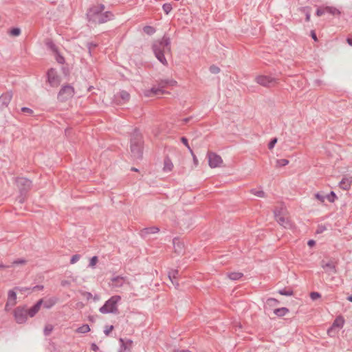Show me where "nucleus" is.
<instances>
[{
    "mask_svg": "<svg viewBox=\"0 0 352 352\" xmlns=\"http://www.w3.org/2000/svg\"><path fill=\"white\" fill-rule=\"evenodd\" d=\"M43 302V299L39 300L32 307L28 310V314L30 317L32 318L38 313Z\"/></svg>",
    "mask_w": 352,
    "mask_h": 352,
    "instance_id": "obj_19",
    "label": "nucleus"
},
{
    "mask_svg": "<svg viewBox=\"0 0 352 352\" xmlns=\"http://www.w3.org/2000/svg\"><path fill=\"white\" fill-rule=\"evenodd\" d=\"M344 319L342 316L337 317L331 327L327 330V333L329 336L333 337L336 334V329H342L344 324Z\"/></svg>",
    "mask_w": 352,
    "mask_h": 352,
    "instance_id": "obj_11",
    "label": "nucleus"
},
{
    "mask_svg": "<svg viewBox=\"0 0 352 352\" xmlns=\"http://www.w3.org/2000/svg\"><path fill=\"white\" fill-rule=\"evenodd\" d=\"M177 82L175 80L170 79V80H163L161 82L162 88H166V87H173L177 85Z\"/></svg>",
    "mask_w": 352,
    "mask_h": 352,
    "instance_id": "obj_26",
    "label": "nucleus"
},
{
    "mask_svg": "<svg viewBox=\"0 0 352 352\" xmlns=\"http://www.w3.org/2000/svg\"><path fill=\"white\" fill-rule=\"evenodd\" d=\"M21 111L24 113H27L30 115H32L33 113V111L28 107H22Z\"/></svg>",
    "mask_w": 352,
    "mask_h": 352,
    "instance_id": "obj_51",
    "label": "nucleus"
},
{
    "mask_svg": "<svg viewBox=\"0 0 352 352\" xmlns=\"http://www.w3.org/2000/svg\"><path fill=\"white\" fill-rule=\"evenodd\" d=\"M74 89L70 85H65L62 87L58 94V100L64 102L71 99L74 95Z\"/></svg>",
    "mask_w": 352,
    "mask_h": 352,
    "instance_id": "obj_6",
    "label": "nucleus"
},
{
    "mask_svg": "<svg viewBox=\"0 0 352 352\" xmlns=\"http://www.w3.org/2000/svg\"><path fill=\"white\" fill-rule=\"evenodd\" d=\"M119 96L122 101L125 102L129 99V94L125 91H122L119 93Z\"/></svg>",
    "mask_w": 352,
    "mask_h": 352,
    "instance_id": "obj_34",
    "label": "nucleus"
},
{
    "mask_svg": "<svg viewBox=\"0 0 352 352\" xmlns=\"http://www.w3.org/2000/svg\"><path fill=\"white\" fill-rule=\"evenodd\" d=\"M162 8L164 12L166 14H168L171 12L173 7L170 3H164L162 6Z\"/></svg>",
    "mask_w": 352,
    "mask_h": 352,
    "instance_id": "obj_36",
    "label": "nucleus"
},
{
    "mask_svg": "<svg viewBox=\"0 0 352 352\" xmlns=\"http://www.w3.org/2000/svg\"><path fill=\"white\" fill-rule=\"evenodd\" d=\"M28 310L25 307H18L14 311V318L16 323L24 324L28 320Z\"/></svg>",
    "mask_w": 352,
    "mask_h": 352,
    "instance_id": "obj_7",
    "label": "nucleus"
},
{
    "mask_svg": "<svg viewBox=\"0 0 352 352\" xmlns=\"http://www.w3.org/2000/svg\"><path fill=\"white\" fill-rule=\"evenodd\" d=\"M25 261L23 260H19V261H14V263H18V264H21V263H24Z\"/></svg>",
    "mask_w": 352,
    "mask_h": 352,
    "instance_id": "obj_59",
    "label": "nucleus"
},
{
    "mask_svg": "<svg viewBox=\"0 0 352 352\" xmlns=\"http://www.w3.org/2000/svg\"><path fill=\"white\" fill-rule=\"evenodd\" d=\"M121 301V296L119 295L112 296L109 300H107L103 306H102L99 311L103 314H118V305Z\"/></svg>",
    "mask_w": 352,
    "mask_h": 352,
    "instance_id": "obj_3",
    "label": "nucleus"
},
{
    "mask_svg": "<svg viewBox=\"0 0 352 352\" xmlns=\"http://www.w3.org/2000/svg\"><path fill=\"white\" fill-rule=\"evenodd\" d=\"M12 98V92H6L0 96V103L3 107H7Z\"/></svg>",
    "mask_w": 352,
    "mask_h": 352,
    "instance_id": "obj_18",
    "label": "nucleus"
},
{
    "mask_svg": "<svg viewBox=\"0 0 352 352\" xmlns=\"http://www.w3.org/2000/svg\"><path fill=\"white\" fill-rule=\"evenodd\" d=\"M98 261V258L96 256H94L93 257L91 258L90 261H89V266L91 268H94L95 267L96 265L97 264Z\"/></svg>",
    "mask_w": 352,
    "mask_h": 352,
    "instance_id": "obj_38",
    "label": "nucleus"
},
{
    "mask_svg": "<svg viewBox=\"0 0 352 352\" xmlns=\"http://www.w3.org/2000/svg\"><path fill=\"white\" fill-rule=\"evenodd\" d=\"M16 290L11 289L8 292V299L5 306L6 311L11 309L16 304Z\"/></svg>",
    "mask_w": 352,
    "mask_h": 352,
    "instance_id": "obj_13",
    "label": "nucleus"
},
{
    "mask_svg": "<svg viewBox=\"0 0 352 352\" xmlns=\"http://www.w3.org/2000/svg\"><path fill=\"white\" fill-rule=\"evenodd\" d=\"M85 294H86V296L87 297V298H89L91 297V293L87 292Z\"/></svg>",
    "mask_w": 352,
    "mask_h": 352,
    "instance_id": "obj_60",
    "label": "nucleus"
},
{
    "mask_svg": "<svg viewBox=\"0 0 352 352\" xmlns=\"http://www.w3.org/2000/svg\"><path fill=\"white\" fill-rule=\"evenodd\" d=\"M16 184L20 191L27 190L30 188L32 182L26 178H19L16 179Z\"/></svg>",
    "mask_w": 352,
    "mask_h": 352,
    "instance_id": "obj_16",
    "label": "nucleus"
},
{
    "mask_svg": "<svg viewBox=\"0 0 352 352\" xmlns=\"http://www.w3.org/2000/svg\"><path fill=\"white\" fill-rule=\"evenodd\" d=\"M289 164V160L286 159H279L276 161V167H283Z\"/></svg>",
    "mask_w": 352,
    "mask_h": 352,
    "instance_id": "obj_32",
    "label": "nucleus"
},
{
    "mask_svg": "<svg viewBox=\"0 0 352 352\" xmlns=\"http://www.w3.org/2000/svg\"><path fill=\"white\" fill-rule=\"evenodd\" d=\"M278 293L280 295L291 296L294 294V292L292 289H280L278 291Z\"/></svg>",
    "mask_w": 352,
    "mask_h": 352,
    "instance_id": "obj_35",
    "label": "nucleus"
},
{
    "mask_svg": "<svg viewBox=\"0 0 352 352\" xmlns=\"http://www.w3.org/2000/svg\"><path fill=\"white\" fill-rule=\"evenodd\" d=\"M14 289L16 290V291L21 292H26V291H29L30 290L29 288H26V287H15Z\"/></svg>",
    "mask_w": 352,
    "mask_h": 352,
    "instance_id": "obj_53",
    "label": "nucleus"
},
{
    "mask_svg": "<svg viewBox=\"0 0 352 352\" xmlns=\"http://www.w3.org/2000/svg\"><path fill=\"white\" fill-rule=\"evenodd\" d=\"M6 265H1V264L0 265V268H6Z\"/></svg>",
    "mask_w": 352,
    "mask_h": 352,
    "instance_id": "obj_63",
    "label": "nucleus"
},
{
    "mask_svg": "<svg viewBox=\"0 0 352 352\" xmlns=\"http://www.w3.org/2000/svg\"><path fill=\"white\" fill-rule=\"evenodd\" d=\"M228 276L231 280H239L243 276V274L240 272H230L228 274Z\"/></svg>",
    "mask_w": 352,
    "mask_h": 352,
    "instance_id": "obj_30",
    "label": "nucleus"
},
{
    "mask_svg": "<svg viewBox=\"0 0 352 352\" xmlns=\"http://www.w3.org/2000/svg\"><path fill=\"white\" fill-rule=\"evenodd\" d=\"M113 329V325L107 326V327H106L105 329L104 330V333H105V335L108 336Z\"/></svg>",
    "mask_w": 352,
    "mask_h": 352,
    "instance_id": "obj_49",
    "label": "nucleus"
},
{
    "mask_svg": "<svg viewBox=\"0 0 352 352\" xmlns=\"http://www.w3.org/2000/svg\"><path fill=\"white\" fill-rule=\"evenodd\" d=\"M289 312V309L286 307H281L276 309L274 313L278 316H284Z\"/></svg>",
    "mask_w": 352,
    "mask_h": 352,
    "instance_id": "obj_28",
    "label": "nucleus"
},
{
    "mask_svg": "<svg viewBox=\"0 0 352 352\" xmlns=\"http://www.w3.org/2000/svg\"><path fill=\"white\" fill-rule=\"evenodd\" d=\"M53 329H54V327L52 324H47L45 327L44 330H43L44 334L45 336H49L53 331Z\"/></svg>",
    "mask_w": 352,
    "mask_h": 352,
    "instance_id": "obj_37",
    "label": "nucleus"
},
{
    "mask_svg": "<svg viewBox=\"0 0 352 352\" xmlns=\"http://www.w3.org/2000/svg\"><path fill=\"white\" fill-rule=\"evenodd\" d=\"M190 153L192 156L193 163H194L195 166H197L198 165V160H197V157L195 156V155L194 154L192 149H190Z\"/></svg>",
    "mask_w": 352,
    "mask_h": 352,
    "instance_id": "obj_50",
    "label": "nucleus"
},
{
    "mask_svg": "<svg viewBox=\"0 0 352 352\" xmlns=\"http://www.w3.org/2000/svg\"><path fill=\"white\" fill-rule=\"evenodd\" d=\"M80 259V256L78 254H75L71 258L70 263L72 264L76 263Z\"/></svg>",
    "mask_w": 352,
    "mask_h": 352,
    "instance_id": "obj_48",
    "label": "nucleus"
},
{
    "mask_svg": "<svg viewBox=\"0 0 352 352\" xmlns=\"http://www.w3.org/2000/svg\"><path fill=\"white\" fill-rule=\"evenodd\" d=\"M347 300H348L349 301H350V302H352V295L349 296L347 297Z\"/></svg>",
    "mask_w": 352,
    "mask_h": 352,
    "instance_id": "obj_61",
    "label": "nucleus"
},
{
    "mask_svg": "<svg viewBox=\"0 0 352 352\" xmlns=\"http://www.w3.org/2000/svg\"><path fill=\"white\" fill-rule=\"evenodd\" d=\"M91 349L94 351H97L99 349L98 346L95 343L91 344Z\"/></svg>",
    "mask_w": 352,
    "mask_h": 352,
    "instance_id": "obj_55",
    "label": "nucleus"
},
{
    "mask_svg": "<svg viewBox=\"0 0 352 352\" xmlns=\"http://www.w3.org/2000/svg\"><path fill=\"white\" fill-rule=\"evenodd\" d=\"M142 143L140 139L132 140L131 151L135 158H140L142 156Z\"/></svg>",
    "mask_w": 352,
    "mask_h": 352,
    "instance_id": "obj_10",
    "label": "nucleus"
},
{
    "mask_svg": "<svg viewBox=\"0 0 352 352\" xmlns=\"http://www.w3.org/2000/svg\"><path fill=\"white\" fill-rule=\"evenodd\" d=\"M144 32L149 35H151L155 32V29L150 25H146L143 28Z\"/></svg>",
    "mask_w": 352,
    "mask_h": 352,
    "instance_id": "obj_33",
    "label": "nucleus"
},
{
    "mask_svg": "<svg viewBox=\"0 0 352 352\" xmlns=\"http://www.w3.org/2000/svg\"><path fill=\"white\" fill-rule=\"evenodd\" d=\"M78 306L80 307H82L83 306V305L82 303H80V304H78Z\"/></svg>",
    "mask_w": 352,
    "mask_h": 352,
    "instance_id": "obj_64",
    "label": "nucleus"
},
{
    "mask_svg": "<svg viewBox=\"0 0 352 352\" xmlns=\"http://www.w3.org/2000/svg\"><path fill=\"white\" fill-rule=\"evenodd\" d=\"M173 168V164L169 158H166L164 162L163 170L165 172H170Z\"/></svg>",
    "mask_w": 352,
    "mask_h": 352,
    "instance_id": "obj_25",
    "label": "nucleus"
},
{
    "mask_svg": "<svg viewBox=\"0 0 352 352\" xmlns=\"http://www.w3.org/2000/svg\"><path fill=\"white\" fill-rule=\"evenodd\" d=\"M320 294L318 293V292H311L310 294V298L313 300H317L318 298H320Z\"/></svg>",
    "mask_w": 352,
    "mask_h": 352,
    "instance_id": "obj_43",
    "label": "nucleus"
},
{
    "mask_svg": "<svg viewBox=\"0 0 352 352\" xmlns=\"http://www.w3.org/2000/svg\"><path fill=\"white\" fill-rule=\"evenodd\" d=\"M303 10L306 11V12H305V14H306V21H309V20H310V12H309V10H307L306 8H304Z\"/></svg>",
    "mask_w": 352,
    "mask_h": 352,
    "instance_id": "obj_54",
    "label": "nucleus"
},
{
    "mask_svg": "<svg viewBox=\"0 0 352 352\" xmlns=\"http://www.w3.org/2000/svg\"><path fill=\"white\" fill-rule=\"evenodd\" d=\"M48 47L52 50L53 54H54L57 62L59 63H63L64 58L59 54L57 47L55 46V45L53 44L52 43H48Z\"/></svg>",
    "mask_w": 352,
    "mask_h": 352,
    "instance_id": "obj_20",
    "label": "nucleus"
},
{
    "mask_svg": "<svg viewBox=\"0 0 352 352\" xmlns=\"http://www.w3.org/2000/svg\"><path fill=\"white\" fill-rule=\"evenodd\" d=\"M147 233H157L159 231V228L157 227H153L146 229Z\"/></svg>",
    "mask_w": 352,
    "mask_h": 352,
    "instance_id": "obj_46",
    "label": "nucleus"
},
{
    "mask_svg": "<svg viewBox=\"0 0 352 352\" xmlns=\"http://www.w3.org/2000/svg\"><path fill=\"white\" fill-rule=\"evenodd\" d=\"M346 41H347L348 44H349L350 46H351V47H352V38H348L346 39Z\"/></svg>",
    "mask_w": 352,
    "mask_h": 352,
    "instance_id": "obj_58",
    "label": "nucleus"
},
{
    "mask_svg": "<svg viewBox=\"0 0 352 352\" xmlns=\"http://www.w3.org/2000/svg\"><path fill=\"white\" fill-rule=\"evenodd\" d=\"M324 10L333 16H339L341 14L340 10L333 6H325Z\"/></svg>",
    "mask_w": 352,
    "mask_h": 352,
    "instance_id": "obj_24",
    "label": "nucleus"
},
{
    "mask_svg": "<svg viewBox=\"0 0 352 352\" xmlns=\"http://www.w3.org/2000/svg\"><path fill=\"white\" fill-rule=\"evenodd\" d=\"M58 301V299L55 297H52L45 300H43V306L46 309H50Z\"/></svg>",
    "mask_w": 352,
    "mask_h": 352,
    "instance_id": "obj_23",
    "label": "nucleus"
},
{
    "mask_svg": "<svg viewBox=\"0 0 352 352\" xmlns=\"http://www.w3.org/2000/svg\"><path fill=\"white\" fill-rule=\"evenodd\" d=\"M352 183L351 178L344 177L340 182L339 186L343 190H349Z\"/></svg>",
    "mask_w": 352,
    "mask_h": 352,
    "instance_id": "obj_22",
    "label": "nucleus"
},
{
    "mask_svg": "<svg viewBox=\"0 0 352 352\" xmlns=\"http://www.w3.org/2000/svg\"><path fill=\"white\" fill-rule=\"evenodd\" d=\"M321 267L324 270V272L329 274H336L338 271L337 262L332 260L328 261H322Z\"/></svg>",
    "mask_w": 352,
    "mask_h": 352,
    "instance_id": "obj_9",
    "label": "nucleus"
},
{
    "mask_svg": "<svg viewBox=\"0 0 352 352\" xmlns=\"http://www.w3.org/2000/svg\"><path fill=\"white\" fill-rule=\"evenodd\" d=\"M21 30L19 28H13L10 31V34L14 36H17L20 34Z\"/></svg>",
    "mask_w": 352,
    "mask_h": 352,
    "instance_id": "obj_44",
    "label": "nucleus"
},
{
    "mask_svg": "<svg viewBox=\"0 0 352 352\" xmlns=\"http://www.w3.org/2000/svg\"><path fill=\"white\" fill-rule=\"evenodd\" d=\"M208 165L211 168L220 167L223 164L221 157L214 153L209 152L207 155Z\"/></svg>",
    "mask_w": 352,
    "mask_h": 352,
    "instance_id": "obj_8",
    "label": "nucleus"
},
{
    "mask_svg": "<svg viewBox=\"0 0 352 352\" xmlns=\"http://www.w3.org/2000/svg\"><path fill=\"white\" fill-rule=\"evenodd\" d=\"M127 282L126 277L122 276H113L111 278L110 286L113 288L122 287Z\"/></svg>",
    "mask_w": 352,
    "mask_h": 352,
    "instance_id": "obj_14",
    "label": "nucleus"
},
{
    "mask_svg": "<svg viewBox=\"0 0 352 352\" xmlns=\"http://www.w3.org/2000/svg\"><path fill=\"white\" fill-rule=\"evenodd\" d=\"M315 197L322 204H323L325 201V197L320 194L319 192L315 194Z\"/></svg>",
    "mask_w": 352,
    "mask_h": 352,
    "instance_id": "obj_42",
    "label": "nucleus"
},
{
    "mask_svg": "<svg viewBox=\"0 0 352 352\" xmlns=\"http://www.w3.org/2000/svg\"><path fill=\"white\" fill-rule=\"evenodd\" d=\"M314 244H315V241H314V240H309V241H308V245H309V246H313Z\"/></svg>",
    "mask_w": 352,
    "mask_h": 352,
    "instance_id": "obj_56",
    "label": "nucleus"
},
{
    "mask_svg": "<svg viewBox=\"0 0 352 352\" xmlns=\"http://www.w3.org/2000/svg\"><path fill=\"white\" fill-rule=\"evenodd\" d=\"M255 81L261 86L269 87L276 85L278 79L271 76L260 75L256 77Z\"/></svg>",
    "mask_w": 352,
    "mask_h": 352,
    "instance_id": "obj_5",
    "label": "nucleus"
},
{
    "mask_svg": "<svg viewBox=\"0 0 352 352\" xmlns=\"http://www.w3.org/2000/svg\"><path fill=\"white\" fill-rule=\"evenodd\" d=\"M173 248H174L175 252L179 254L184 252V243L177 239H173Z\"/></svg>",
    "mask_w": 352,
    "mask_h": 352,
    "instance_id": "obj_21",
    "label": "nucleus"
},
{
    "mask_svg": "<svg viewBox=\"0 0 352 352\" xmlns=\"http://www.w3.org/2000/svg\"><path fill=\"white\" fill-rule=\"evenodd\" d=\"M267 304L269 305H276L278 304V301L274 298H269L267 300Z\"/></svg>",
    "mask_w": 352,
    "mask_h": 352,
    "instance_id": "obj_45",
    "label": "nucleus"
},
{
    "mask_svg": "<svg viewBox=\"0 0 352 352\" xmlns=\"http://www.w3.org/2000/svg\"><path fill=\"white\" fill-rule=\"evenodd\" d=\"M90 331V327L88 324H85L76 329V332L78 333H85Z\"/></svg>",
    "mask_w": 352,
    "mask_h": 352,
    "instance_id": "obj_29",
    "label": "nucleus"
},
{
    "mask_svg": "<svg viewBox=\"0 0 352 352\" xmlns=\"http://www.w3.org/2000/svg\"><path fill=\"white\" fill-rule=\"evenodd\" d=\"M324 7L318 8L316 10V15L318 16H322L325 12Z\"/></svg>",
    "mask_w": 352,
    "mask_h": 352,
    "instance_id": "obj_47",
    "label": "nucleus"
},
{
    "mask_svg": "<svg viewBox=\"0 0 352 352\" xmlns=\"http://www.w3.org/2000/svg\"><path fill=\"white\" fill-rule=\"evenodd\" d=\"M285 209L280 208V210L276 209L274 211V214L276 221L285 228L292 229L293 228V224L291 221L284 215Z\"/></svg>",
    "mask_w": 352,
    "mask_h": 352,
    "instance_id": "obj_4",
    "label": "nucleus"
},
{
    "mask_svg": "<svg viewBox=\"0 0 352 352\" xmlns=\"http://www.w3.org/2000/svg\"><path fill=\"white\" fill-rule=\"evenodd\" d=\"M278 139L276 138H274L271 140V141L268 144V148L270 150L274 148L275 144L277 143Z\"/></svg>",
    "mask_w": 352,
    "mask_h": 352,
    "instance_id": "obj_41",
    "label": "nucleus"
},
{
    "mask_svg": "<svg viewBox=\"0 0 352 352\" xmlns=\"http://www.w3.org/2000/svg\"><path fill=\"white\" fill-rule=\"evenodd\" d=\"M326 198H327V199L330 202L333 203V202H334V201H335V200H336V194H335L333 191H331V192H330V194H329V195L325 197V199H326Z\"/></svg>",
    "mask_w": 352,
    "mask_h": 352,
    "instance_id": "obj_40",
    "label": "nucleus"
},
{
    "mask_svg": "<svg viewBox=\"0 0 352 352\" xmlns=\"http://www.w3.org/2000/svg\"><path fill=\"white\" fill-rule=\"evenodd\" d=\"M47 82L52 87H58L60 83V77L57 72L54 69H50L47 72Z\"/></svg>",
    "mask_w": 352,
    "mask_h": 352,
    "instance_id": "obj_12",
    "label": "nucleus"
},
{
    "mask_svg": "<svg viewBox=\"0 0 352 352\" xmlns=\"http://www.w3.org/2000/svg\"><path fill=\"white\" fill-rule=\"evenodd\" d=\"M209 70H210V72L212 74H219L220 72L219 67L216 66V65L210 66V68H209Z\"/></svg>",
    "mask_w": 352,
    "mask_h": 352,
    "instance_id": "obj_39",
    "label": "nucleus"
},
{
    "mask_svg": "<svg viewBox=\"0 0 352 352\" xmlns=\"http://www.w3.org/2000/svg\"><path fill=\"white\" fill-rule=\"evenodd\" d=\"M113 15L109 12H104V6L102 4L91 6L87 12V17L90 23H103L109 21Z\"/></svg>",
    "mask_w": 352,
    "mask_h": 352,
    "instance_id": "obj_1",
    "label": "nucleus"
},
{
    "mask_svg": "<svg viewBox=\"0 0 352 352\" xmlns=\"http://www.w3.org/2000/svg\"><path fill=\"white\" fill-rule=\"evenodd\" d=\"M311 36L314 41H317V37L314 32H311Z\"/></svg>",
    "mask_w": 352,
    "mask_h": 352,
    "instance_id": "obj_57",
    "label": "nucleus"
},
{
    "mask_svg": "<svg viewBox=\"0 0 352 352\" xmlns=\"http://www.w3.org/2000/svg\"><path fill=\"white\" fill-rule=\"evenodd\" d=\"M175 352H191V351H185V350H177Z\"/></svg>",
    "mask_w": 352,
    "mask_h": 352,
    "instance_id": "obj_62",
    "label": "nucleus"
},
{
    "mask_svg": "<svg viewBox=\"0 0 352 352\" xmlns=\"http://www.w3.org/2000/svg\"><path fill=\"white\" fill-rule=\"evenodd\" d=\"M250 192L256 196V197H265V192L263 190H261V189H252L250 190Z\"/></svg>",
    "mask_w": 352,
    "mask_h": 352,
    "instance_id": "obj_31",
    "label": "nucleus"
},
{
    "mask_svg": "<svg viewBox=\"0 0 352 352\" xmlns=\"http://www.w3.org/2000/svg\"><path fill=\"white\" fill-rule=\"evenodd\" d=\"M164 91H163V88H162V85L160 84V87H153L149 89H146L144 91V95L146 97H151L155 95L162 94Z\"/></svg>",
    "mask_w": 352,
    "mask_h": 352,
    "instance_id": "obj_17",
    "label": "nucleus"
},
{
    "mask_svg": "<svg viewBox=\"0 0 352 352\" xmlns=\"http://www.w3.org/2000/svg\"><path fill=\"white\" fill-rule=\"evenodd\" d=\"M181 140L182 142L184 143V144L187 147V148L188 149V151H190V149H191V148L190 147L188 143V140L186 138L184 137H182L181 138Z\"/></svg>",
    "mask_w": 352,
    "mask_h": 352,
    "instance_id": "obj_52",
    "label": "nucleus"
},
{
    "mask_svg": "<svg viewBox=\"0 0 352 352\" xmlns=\"http://www.w3.org/2000/svg\"><path fill=\"white\" fill-rule=\"evenodd\" d=\"M178 274V271L177 270H171L168 272V278L172 282L173 284H175L176 285H178V283L175 281V280L177 278Z\"/></svg>",
    "mask_w": 352,
    "mask_h": 352,
    "instance_id": "obj_27",
    "label": "nucleus"
},
{
    "mask_svg": "<svg viewBox=\"0 0 352 352\" xmlns=\"http://www.w3.org/2000/svg\"><path fill=\"white\" fill-rule=\"evenodd\" d=\"M120 348L118 352H131V347L133 341L131 340H124L122 338L119 339Z\"/></svg>",
    "mask_w": 352,
    "mask_h": 352,
    "instance_id": "obj_15",
    "label": "nucleus"
},
{
    "mask_svg": "<svg viewBox=\"0 0 352 352\" xmlns=\"http://www.w3.org/2000/svg\"><path fill=\"white\" fill-rule=\"evenodd\" d=\"M153 50L157 60L163 65H167L165 56L170 52V38L164 36L162 39L156 41L153 45Z\"/></svg>",
    "mask_w": 352,
    "mask_h": 352,
    "instance_id": "obj_2",
    "label": "nucleus"
}]
</instances>
